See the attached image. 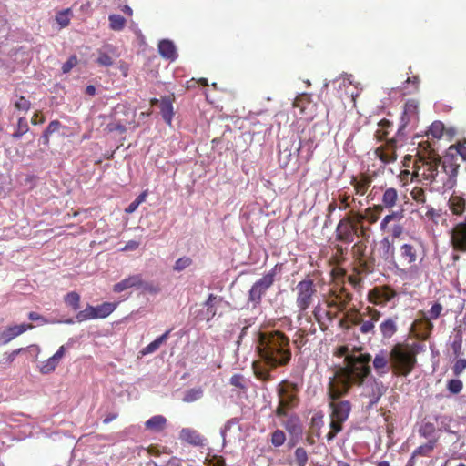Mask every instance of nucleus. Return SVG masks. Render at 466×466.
Returning a JSON list of instances; mask_svg holds the SVG:
<instances>
[{"label":"nucleus","instance_id":"44","mask_svg":"<svg viewBox=\"0 0 466 466\" xmlns=\"http://www.w3.org/2000/svg\"><path fill=\"white\" fill-rule=\"evenodd\" d=\"M335 253L333 256V260L337 265H341V263L346 261V254H347V248H344L342 245H337L334 246Z\"/></svg>","mask_w":466,"mask_h":466},{"label":"nucleus","instance_id":"36","mask_svg":"<svg viewBox=\"0 0 466 466\" xmlns=\"http://www.w3.org/2000/svg\"><path fill=\"white\" fill-rule=\"evenodd\" d=\"M336 354L338 357H344V364L343 366H347V358L350 357V355H370V353H363L360 348H354L353 350L350 352V348L347 346H341L337 349Z\"/></svg>","mask_w":466,"mask_h":466},{"label":"nucleus","instance_id":"34","mask_svg":"<svg viewBox=\"0 0 466 466\" xmlns=\"http://www.w3.org/2000/svg\"><path fill=\"white\" fill-rule=\"evenodd\" d=\"M444 307L441 305V303L436 300L435 302L431 303L430 309H428L427 312L423 313V319L426 321H431V319H438L439 317L441 316Z\"/></svg>","mask_w":466,"mask_h":466},{"label":"nucleus","instance_id":"57","mask_svg":"<svg viewBox=\"0 0 466 466\" xmlns=\"http://www.w3.org/2000/svg\"><path fill=\"white\" fill-rule=\"evenodd\" d=\"M466 368V360L465 359H459L455 361L452 371L455 374V376H460L461 373L464 371Z\"/></svg>","mask_w":466,"mask_h":466},{"label":"nucleus","instance_id":"18","mask_svg":"<svg viewBox=\"0 0 466 466\" xmlns=\"http://www.w3.org/2000/svg\"><path fill=\"white\" fill-rule=\"evenodd\" d=\"M419 116V102L415 99H409L404 105V109L400 117L401 125L399 128V132L405 128L410 120H417Z\"/></svg>","mask_w":466,"mask_h":466},{"label":"nucleus","instance_id":"52","mask_svg":"<svg viewBox=\"0 0 466 466\" xmlns=\"http://www.w3.org/2000/svg\"><path fill=\"white\" fill-rule=\"evenodd\" d=\"M14 106L17 110L28 111L31 106L30 100L26 99L25 96H20L17 97L16 101L14 103Z\"/></svg>","mask_w":466,"mask_h":466},{"label":"nucleus","instance_id":"43","mask_svg":"<svg viewBox=\"0 0 466 466\" xmlns=\"http://www.w3.org/2000/svg\"><path fill=\"white\" fill-rule=\"evenodd\" d=\"M65 302L67 304V306H70L73 308V309L76 310L80 308V295L77 292H69L66 294Z\"/></svg>","mask_w":466,"mask_h":466},{"label":"nucleus","instance_id":"6","mask_svg":"<svg viewBox=\"0 0 466 466\" xmlns=\"http://www.w3.org/2000/svg\"><path fill=\"white\" fill-rule=\"evenodd\" d=\"M449 208L452 214L462 215L466 212V200L462 196L451 195L449 198ZM451 243L454 250L466 252V219L458 223L451 231Z\"/></svg>","mask_w":466,"mask_h":466},{"label":"nucleus","instance_id":"1","mask_svg":"<svg viewBox=\"0 0 466 466\" xmlns=\"http://www.w3.org/2000/svg\"><path fill=\"white\" fill-rule=\"evenodd\" d=\"M371 356H350L346 358V366L335 369L328 383V395L330 399V431L326 434L328 441H332L337 433L343 430V423L349 420L351 410L350 400H342V397L350 392L354 385H363L371 372L370 363Z\"/></svg>","mask_w":466,"mask_h":466},{"label":"nucleus","instance_id":"17","mask_svg":"<svg viewBox=\"0 0 466 466\" xmlns=\"http://www.w3.org/2000/svg\"><path fill=\"white\" fill-rule=\"evenodd\" d=\"M176 100L174 94H170L169 96L160 97L158 99H152L151 104L160 103V114L164 119V121L167 125H171L173 117H174V109L173 103Z\"/></svg>","mask_w":466,"mask_h":466},{"label":"nucleus","instance_id":"46","mask_svg":"<svg viewBox=\"0 0 466 466\" xmlns=\"http://www.w3.org/2000/svg\"><path fill=\"white\" fill-rule=\"evenodd\" d=\"M286 441V434L282 431V430H275L271 432L270 442L275 447L282 446Z\"/></svg>","mask_w":466,"mask_h":466},{"label":"nucleus","instance_id":"20","mask_svg":"<svg viewBox=\"0 0 466 466\" xmlns=\"http://www.w3.org/2000/svg\"><path fill=\"white\" fill-rule=\"evenodd\" d=\"M356 195L363 196L368 192L372 184V177L367 173H361L360 176H353L350 179Z\"/></svg>","mask_w":466,"mask_h":466},{"label":"nucleus","instance_id":"24","mask_svg":"<svg viewBox=\"0 0 466 466\" xmlns=\"http://www.w3.org/2000/svg\"><path fill=\"white\" fill-rule=\"evenodd\" d=\"M141 285H143V278L140 274L129 275V277L125 278V279L114 284L113 291L121 293V291L126 290V289L141 287Z\"/></svg>","mask_w":466,"mask_h":466},{"label":"nucleus","instance_id":"35","mask_svg":"<svg viewBox=\"0 0 466 466\" xmlns=\"http://www.w3.org/2000/svg\"><path fill=\"white\" fill-rule=\"evenodd\" d=\"M437 441L436 439H431L426 444L416 448L412 452L411 458H415V456H430L436 446Z\"/></svg>","mask_w":466,"mask_h":466},{"label":"nucleus","instance_id":"3","mask_svg":"<svg viewBox=\"0 0 466 466\" xmlns=\"http://www.w3.org/2000/svg\"><path fill=\"white\" fill-rule=\"evenodd\" d=\"M382 257L385 261H391L396 268L410 274L419 272L426 257L424 243L420 239H412L402 243L394 255V247L389 238H383L380 242Z\"/></svg>","mask_w":466,"mask_h":466},{"label":"nucleus","instance_id":"59","mask_svg":"<svg viewBox=\"0 0 466 466\" xmlns=\"http://www.w3.org/2000/svg\"><path fill=\"white\" fill-rule=\"evenodd\" d=\"M435 431V427L432 423H425L423 426H421L419 430V433L420 436L423 437H429L431 434H432Z\"/></svg>","mask_w":466,"mask_h":466},{"label":"nucleus","instance_id":"42","mask_svg":"<svg viewBox=\"0 0 466 466\" xmlns=\"http://www.w3.org/2000/svg\"><path fill=\"white\" fill-rule=\"evenodd\" d=\"M29 126L26 118L25 116H20L15 131L12 134V137L20 138L21 136L25 135V133L28 132Z\"/></svg>","mask_w":466,"mask_h":466},{"label":"nucleus","instance_id":"15","mask_svg":"<svg viewBox=\"0 0 466 466\" xmlns=\"http://www.w3.org/2000/svg\"><path fill=\"white\" fill-rule=\"evenodd\" d=\"M353 299V294L345 287L332 288L327 300L328 307H335L339 312H344Z\"/></svg>","mask_w":466,"mask_h":466},{"label":"nucleus","instance_id":"26","mask_svg":"<svg viewBox=\"0 0 466 466\" xmlns=\"http://www.w3.org/2000/svg\"><path fill=\"white\" fill-rule=\"evenodd\" d=\"M382 214V208L380 204H375L371 207L366 208L365 210L361 213V223L364 220H367L369 224H375L379 221L380 216Z\"/></svg>","mask_w":466,"mask_h":466},{"label":"nucleus","instance_id":"32","mask_svg":"<svg viewBox=\"0 0 466 466\" xmlns=\"http://www.w3.org/2000/svg\"><path fill=\"white\" fill-rule=\"evenodd\" d=\"M121 106L124 109L120 114V119L125 120V122H123V128L127 130L128 126L135 125L137 112L135 109H132L131 106H127V104H121Z\"/></svg>","mask_w":466,"mask_h":466},{"label":"nucleus","instance_id":"49","mask_svg":"<svg viewBox=\"0 0 466 466\" xmlns=\"http://www.w3.org/2000/svg\"><path fill=\"white\" fill-rule=\"evenodd\" d=\"M444 124L441 121H434L430 127V133L435 138H441L444 133Z\"/></svg>","mask_w":466,"mask_h":466},{"label":"nucleus","instance_id":"58","mask_svg":"<svg viewBox=\"0 0 466 466\" xmlns=\"http://www.w3.org/2000/svg\"><path fill=\"white\" fill-rule=\"evenodd\" d=\"M97 64L100 66H109L113 65V59L107 53L100 52L97 57Z\"/></svg>","mask_w":466,"mask_h":466},{"label":"nucleus","instance_id":"63","mask_svg":"<svg viewBox=\"0 0 466 466\" xmlns=\"http://www.w3.org/2000/svg\"><path fill=\"white\" fill-rule=\"evenodd\" d=\"M451 347H452V351L455 354V356L459 357V355L461 354V350H462V338L458 337L457 339H455Z\"/></svg>","mask_w":466,"mask_h":466},{"label":"nucleus","instance_id":"2","mask_svg":"<svg viewBox=\"0 0 466 466\" xmlns=\"http://www.w3.org/2000/svg\"><path fill=\"white\" fill-rule=\"evenodd\" d=\"M257 350L260 360L253 362L252 369L256 378L264 382L274 379L272 370L287 366L292 358L290 339L279 330L259 331Z\"/></svg>","mask_w":466,"mask_h":466},{"label":"nucleus","instance_id":"31","mask_svg":"<svg viewBox=\"0 0 466 466\" xmlns=\"http://www.w3.org/2000/svg\"><path fill=\"white\" fill-rule=\"evenodd\" d=\"M283 426L289 433L295 436H299L302 433V425L298 416H289Z\"/></svg>","mask_w":466,"mask_h":466},{"label":"nucleus","instance_id":"8","mask_svg":"<svg viewBox=\"0 0 466 466\" xmlns=\"http://www.w3.org/2000/svg\"><path fill=\"white\" fill-rule=\"evenodd\" d=\"M378 126L379 127L375 131V137L378 139V141L386 139L387 142L375 150V155H377L382 163H391V161H394L397 157V142L395 138H388L390 129L392 128L393 124L392 122L389 121V119L384 118L378 123Z\"/></svg>","mask_w":466,"mask_h":466},{"label":"nucleus","instance_id":"28","mask_svg":"<svg viewBox=\"0 0 466 466\" xmlns=\"http://www.w3.org/2000/svg\"><path fill=\"white\" fill-rule=\"evenodd\" d=\"M167 419L161 414H157V416L151 417L145 422V427L147 430L153 431L154 432H160L164 428L167 427Z\"/></svg>","mask_w":466,"mask_h":466},{"label":"nucleus","instance_id":"22","mask_svg":"<svg viewBox=\"0 0 466 466\" xmlns=\"http://www.w3.org/2000/svg\"><path fill=\"white\" fill-rule=\"evenodd\" d=\"M178 437L184 442H187L193 446H203L205 445V439L197 430L188 429L185 427L178 434Z\"/></svg>","mask_w":466,"mask_h":466},{"label":"nucleus","instance_id":"7","mask_svg":"<svg viewBox=\"0 0 466 466\" xmlns=\"http://www.w3.org/2000/svg\"><path fill=\"white\" fill-rule=\"evenodd\" d=\"M380 316V311L371 306L365 307L362 313L356 307L347 310L350 329L351 326H360V332L364 335L375 334V323L379 321Z\"/></svg>","mask_w":466,"mask_h":466},{"label":"nucleus","instance_id":"47","mask_svg":"<svg viewBox=\"0 0 466 466\" xmlns=\"http://www.w3.org/2000/svg\"><path fill=\"white\" fill-rule=\"evenodd\" d=\"M203 396V390L200 388L198 389H190L189 390L186 391L183 400L186 402H192L196 401V400H198L202 398Z\"/></svg>","mask_w":466,"mask_h":466},{"label":"nucleus","instance_id":"48","mask_svg":"<svg viewBox=\"0 0 466 466\" xmlns=\"http://www.w3.org/2000/svg\"><path fill=\"white\" fill-rule=\"evenodd\" d=\"M308 342L307 334L303 329H299V330L294 335L293 343L295 347L298 349H301Z\"/></svg>","mask_w":466,"mask_h":466},{"label":"nucleus","instance_id":"13","mask_svg":"<svg viewBox=\"0 0 466 466\" xmlns=\"http://www.w3.org/2000/svg\"><path fill=\"white\" fill-rule=\"evenodd\" d=\"M441 161L438 155L430 154L428 157H420L416 162V175L432 182L439 173Z\"/></svg>","mask_w":466,"mask_h":466},{"label":"nucleus","instance_id":"39","mask_svg":"<svg viewBox=\"0 0 466 466\" xmlns=\"http://www.w3.org/2000/svg\"><path fill=\"white\" fill-rule=\"evenodd\" d=\"M73 15L71 8H66L65 10L59 11L56 15V21L60 25L61 27H66L71 22V16Z\"/></svg>","mask_w":466,"mask_h":466},{"label":"nucleus","instance_id":"16","mask_svg":"<svg viewBox=\"0 0 466 466\" xmlns=\"http://www.w3.org/2000/svg\"><path fill=\"white\" fill-rule=\"evenodd\" d=\"M397 297L396 290L390 286H378L369 290L367 299L375 306L384 307Z\"/></svg>","mask_w":466,"mask_h":466},{"label":"nucleus","instance_id":"38","mask_svg":"<svg viewBox=\"0 0 466 466\" xmlns=\"http://www.w3.org/2000/svg\"><path fill=\"white\" fill-rule=\"evenodd\" d=\"M338 208L339 209H348L351 208L352 203L355 202V198L353 196L347 194V192H339L337 196Z\"/></svg>","mask_w":466,"mask_h":466},{"label":"nucleus","instance_id":"56","mask_svg":"<svg viewBox=\"0 0 466 466\" xmlns=\"http://www.w3.org/2000/svg\"><path fill=\"white\" fill-rule=\"evenodd\" d=\"M357 227H358L357 237H361L362 240H365V242L367 243V239H369V238H370V235H369L370 227L364 226L363 222L357 223Z\"/></svg>","mask_w":466,"mask_h":466},{"label":"nucleus","instance_id":"14","mask_svg":"<svg viewBox=\"0 0 466 466\" xmlns=\"http://www.w3.org/2000/svg\"><path fill=\"white\" fill-rule=\"evenodd\" d=\"M300 386L298 382L283 380L277 388L279 398H282L288 409L295 408L299 402V391Z\"/></svg>","mask_w":466,"mask_h":466},{"label":"nucleus","instance_id":"27","mask_svg":"<svg viewBox=\"0 0 466 466\" xmlns=\"http://www.w3.org/2000/svg\"><path fill=\"white\" fill-rule=\"evenodd\" d=\"M158 53L167 59L174 60L177 56V49L171 40L164 39L158 43Z\"/></svg>","mask_w":466,"mask_h":466},{"label":"nucleus","instance_id":"5","mask_svg":"<svg viewBox=\"0 0 466 466\" xmlns=\"http://www.w3.org/2000/svg\"><path fill=\"white\" fill-rule=\"evenodd\" d=\"M390 368L396 376H408L417 363L416 351L406 344H396L390 351Z\"/></svg>","mask_w":466,"mask_h":466},{"label":"nucleus","instance_id":"61","mask_svg":"<svg viewBox=\"0 0 466 466\" xmlns=\"http://www.w3.org/2000/svg\"><path fill=\"white\" fill-rule=\"evenodd\" d=\"M288 408L282 398H279V405L276 409V415L278 417H285L288 414Z\"/></svg>","mask_w":466,"mask_h":466},{"label":"nucleus","instance_id":"30","mask_svg":"<svg viewBox=\"0 0 466 466\" xmlns=\"http://www.w3.org/2000/svg\"><path fill=\"white\" fill-rule=\"evenodd\" d=\"M170 330L166 331L164 334L160 335V337L154 339V341H151V343L147 344V347L142 348L140 350V355H147L151 354V352H155L161 347L164 342L167 341L168 336H169Z\"/></svg>","mask_w":466,"mask_h":466},{"label":"nucleus","instance_id":"21","mask_svg":"<svg viewBox=\"0 0 466 466\" xmlns=\"http://www.w3.org/2000/svg\"><path fill=\"white\" fill-rule=\"evenodd\" d=\"M373 367L380 376L388 373L390 367V353L386 350H380L375 354L373 359Z\"/></svg>","mask_w":466,"mask_h":466},{"label":"nucleus","instance_id":"4","mask_svg":"<svg viewBox=\"0 0 466 466\" xmlns=\"http://www.w3.org/2000/svg\"><path fill=\"white\" fill-rule=\"evenodd\" d=\"M400 199L399 192L396 188H385L381 195L382 212L385 208L390 209V212L382 218L380 223V228L384 233H390L393 238H400L404 232V226L401 221L404 218L403 208L393 211Z\"/></svg>","mask_w":466,"mask_h":466},{"label":"nucleus","instance_id":"11","mask_svg":"<svg viewBox=\"0 0 466 466\" xmlns=\"http://www.w3.org/2000/svg\"><path fill=\"white\" fill-rule=\"evenodd\" d=\"M281 269L280 265L276 264L269 271L263 274V276L256 280L251 286L248 293V300L251 301L254 307L260 304L263 296L266 294L268 289L272 287L276 280L278 272Z\"/></svg>","mask_w":466,"mask_h":466},{"label":"nucleus","instance_id":"23","mask_svg":"<svg viewBox=\"0 0 466 466\" xmlns=\"http://www.w3.org/2000/svg\"><path fill=\"white\" fill-rule=\"evenodd\" d=\"M123 106L121 103L117 104L112 114H111V121L106 125V132H119V133H125L126 128H123V122L120 119V114L123 111Z\"/></svg>","mask_w":466,"mask_h":466},{"label":"nucleus","instance_id":"25","mask_svg":"<svg viewBox=\"0 0 466 466\" xmlns=\"http://www.w3.org/2000/svg\"><path fill=\"white\" fill-rule=\"evenodd\" d=\"M397 319L398 316H394L393 318L384 319V320L380 323L379 328L382 338L390 339L396 334L398 331Z\"/></svg>","mask_w":466,"mask_h":466},{"label":"nucleus","instance_id":"12","mask_svg":"<svg viewBox=\"0 0 466 466\" xmlns=\"http://www.w3.org/2000/svg\"><path fill=\"white\" fill-rule=\"evenodd\" d=\"M353 258V271L357 274H370L374 271V258L367 255V244L365 240H357L350 248Z\"/></svg>","mask_w":466,"mask_h":466},{"label":"nucleus","instance_id":"19","mask_svg":"<svg viewBox=\"0 0 466 466\" xmlns=\"http://www.w3.org/2000/svg\"><path fill=\"white\" fill-rule=\"evenodd\" d=\"M33 324H19V325H11L7 326L5 330H3L0 334V339L2 340V344H8V342L12 341L13 339L17 338V336L24 334V332L28 331V329H34Z\"/></svg>","mask_w":466,"mask_h":466},{"label":"nucleus","instance_id":"60","mask_svg":"<svg viewBox=\"0 0 466 466\" xmlns=\"http://www.w3.org/2000/svg\"><path fill=\"white\" fill-rule=\"evenodd\" d=\"M361 274H357V273H354V274H351V275H349L348 277V281L349 283L353 287V288H360L361 287V284H362V278L360 276Z\"/></svg>","mask_w":466,"mask_h":466},{"label":"nucleus","instance_id":"41","mask_svg":"<svg viewBox=\"0 0 466 466\" xmlns=\"http://www.w3.org/2000/svg\"><path fill=\"white\" fill-rule=\"evenodd\" d=\"M294 461L297 466H306L309 462V454L306 449L297 448L294 451Z\"/></svg>","mask_w":466,"mask_h":466},{"label":"nucleus","instance_id":"55","mask_svg":"<svg viewBox=\"0 0 466 466\" xmlns=\"http://www.w3.org/2000/svg\"><path fill=\"white\" fill-rule=\"evenodd\" d=\"M77 62H78L77 56H76V55L70 56L68 57V59L62 66V67H61L62 71L64 73L70 72L72 70V68H74V66H76Z\"/></svg>","mask_w":466,"mask_h":466},{"label":"nucleus","instance_id":"37","mask_svg":"<svg viewBox=\"0 0 466 466\" xmlns=\"http://www.w3.org/2000/svg\"><path fill=\"white\" fill-rule=\"evenodd\" d=\"M96 319V306L88 305L76 315V319L78 322H84L87 321V319Z\"/></svg>","mask_w":466,"mask_h":466},{"label":"nucleus","instance_id":"62","mask_svg":"<svg viewBox=\"0 0 466 466\" xmlns=\"http://www.w3.org/2000/svg\"><path fill=\"white\" fill-rule=\"evenodd\" d=\"M453 148L463 160H466V141L462 142L461 144H457L455 147H450V150H453Z\"/></svg>","mask_w":466,"mask_h":466},{"label":"nucleus","instance_id":"64","mask_svg":"<svg viewBox=\"0 0 466 466\" xmlns=\"http://www.w3.org/2000/svg\"><path fill=\"white\" fill-rule=\"evenodd\" d=\"M208 463L212 466H226L224 458L219 457V455H213V457L209 459Z\"/></svg>","mask_w":466,"mask_h":466},{"label":"nucleus","instance_id":"33","mask_svg":"<svg viewBox=\"0 0 466 466\" xmlns=\"http://www.w3.org/2000/svg\"><path fill=\"white\" fill-rule=\"evenodd\" d=\"M386 390L387 388H385L383 382L374 380L371 392L369 395L370 404H377V402H379L380 399H381L385 393Z\"/></svg>","mask_w":466,"mask_h":466},{"label":"nucleus","instance_id":"50","mask_svg":"<svg viewBox=\"0 0 466 466\" xmlns=\"http://www.w3.org/2000/svg\"><path fill=\"white\" fill-rule=\"evenodd\" d=\"M193 263V260L191 258H188V256H183L182 258H179L177 259L174 269L175 271H183V269L188 268V266H191Z\"/></svg>","mask_w":466,"mask_h":466},{"label":"nucleus","instance_id":"9","mask_svg":"<svg viewBox=\"0 0 466 466\" xmlns=\"http://www.w3.org/2000/svg\"><path fill=\"white\" fill-rule=\"evenodd\" d=\"M361 211H349L335 228V239L341 243H353L358 236V223H361Z\"/></svg>","mask_w":466,"mask_h":466},{"label":"nucleus","instance_id":"40","mask_svg":"<svg viewBox=\"0 0 466 466\" xmlns=\"http://www.w3.org/2000/svg\"><path fill=\"white\" fill-rule=\"evenodd\" d=\"M126 19L125 17L121 16V15L118 14H112L109 15V26L112 30L115 31H121L123 30L125 25H126Z\"/></svg>","mask_w":466,"mask_h":466},{"label":"nucleus","instance_id":"53","mask_svg":"<svg viewBox=\"0 0 466 466\" xmlns=\"http://www.w3.org/2000/svg\"><path fill=\"white\" fill-rule=\"evenodd\" d=\"M230 384L240 390L247 389L246 380L240 373H235V375L231 376Z\"/></svg>","mask_w":466,"mask_h":466},{"label":"nucleus","instance_id":"51","mask_svg":"<svg viewBox=\"0 0 466 466\" xmlns=\"http://www.w3.org/2000/svg\"><path fill=\"white\" fill-rule=\"evenodd\" d=\"M410 197L417 203H426V191L421 187H414L410 191Z\"/></svg>","mask_w":466,"mask_h":466},{"label":"nucleus","instance_id":"29","mask_svg":"<svg viewBox=\"0 0 466 466\" xmlns=\"http://www.w3.org/2000/svg\"><path fill=\"white\" fill-rule=\"evenodd\" d=\"M118 303L116 302H103L100 305L95 306V319H105L110 316L115 309H116Z\"/></svg>","mask_w":466,"mask_h":466},{"label":"nucleus","instance_id":"45","mask_svg":"<svg viewBox=\"0 0 466 466\" xmlns=\"http://www.w3.org/2000/svg\"><path fill=\"white\" fill-rule=\"evenodd\" d=\"M57 367V363L56 360L55 354L52 355L49 359L45 360L40 366V372L44 374L51 373Z\"/></svg>","mask_w":466,"mask_h":466},{"label":"nucleus","instance_id":"54","mask_svg":"<svg viewBox=\"0 0 466 466\" xmlns=\"http://www.w3.org/2000/svg\"><path fill=\"white\" fill-rule=\"evenodd\" d=\"M463 387V383L461 380L459 379H451L448 381L447 388L451 393H459L461 392Z\"/></svg>","mask_w":466,"mask_h":466},{"label":"nucleus","instance_id":"10","mask_svg":"<svg viewBox=\"0 0 466 466\" xmlns=\"http://www.w3.org/2000/svg\"><path fill=\"white\" fill-rule=\"evenodd\" d=\"M294 290L296 292V305L300 312H305L312 306L317 295L318 288L310 277H306L298 282Z\"/></svg>","mask_w":466,"mask_h":466}]
</instances>
